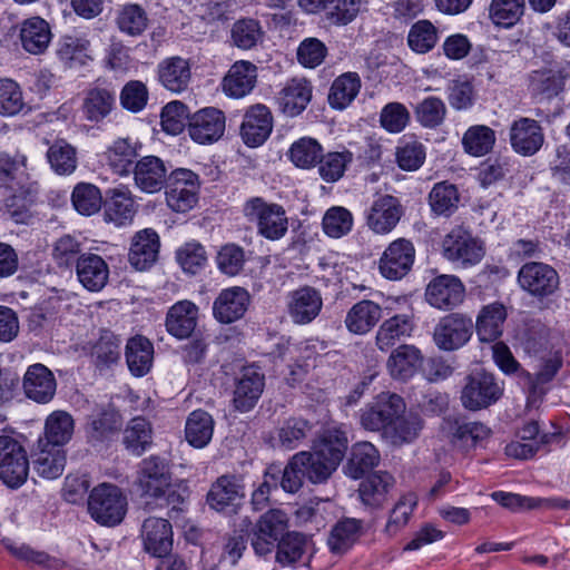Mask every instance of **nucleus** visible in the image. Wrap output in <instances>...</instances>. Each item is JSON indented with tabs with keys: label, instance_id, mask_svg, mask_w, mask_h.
<instances>
[{
	"label": "nucleus",
	"instance_id": "obj_1",
	"mask_svg": "<svg viewBox=\"0 0 570 570\" xmlns=\"http://www.w3.org/2000/svg\"><path fill=\"white\" fill-rule=\"evenodd\" d=\"M347 444L343 426H330L320 435L312 451L294 454V465L298 463L302 466L303 474L309 482L323 483L343 460Z\"/></svg>",
	"mask_w": 570,
	"mask_h": 570
},
{
	"label": "nucleus",
	"instance_id": "obj_2",
	"mask_svg": "<svg viewBox=\"0 0 570 570\" xmlns=\"http://www.w3.org/2000/svg\"><path fill=\"white\" fill-rule=\"evenodd\" d=\"M244 216L254 223L257 233L266 239L278 240L288 230V218L284 207L276 203H268L262 197L249 198L243 207Z\"/></svg>",
	"mask_w": 570,
	"mask_h": 570
},
{
	"label": "nucleus",
	"instance_id": "obj_3",
	"mask_svg": "<svg viewBox=\"0 0 570 570\" xmlns=\"http://www.w3.org/2000/svg\"><path fill=\"white\" fill-rule=\"evenodd\" d=\"M127 500L120 489L102 483L91 491L88 511L91 518L102 525L114 527L120 523L126 514Z\"/></svg>",
	"mask_w": 570,
	"mask_h": 570
},
{
	"label": "nucleus",
	"instance_id": "obj_4",
	"mask_svg": "<svg viewBox=\"0 0 570 570\" xmlns=\"http://www.w3.org/2000/svg\"><path fill=\"white\" fill-rule=\"evenodd\" d=\"M502 394L503 387L493 374L476 370L464 379L460 399L464 409L479 411L497 403Z\"/></svg>",
	"mask_w": 570,
	"mask_h": 570
},
{
	"label": "nucleus",
	"instance_id": "obj_5",
	"mask_svg": "<svg viewBox=\"0 0 570 570\" xmlns=\"http://www.w3.org/2000/svg\"><path fill=\"white\" fill-rule=\"evenodd\" d=\"M288 518L279 509H271L259 517L249 538L254 552L266 557L275 550V544L287 533Z\"/></svg>",
	"mask_w": 570,
	"mask_h": 570
},
{
	"label": "nucleus",
	"instance_id": "obj_6",
	"mask_svg": "<svg viewBox=\"0 0 570 570\" xmlns=\"http://www.w3.org/2000/svg\"><path fill=\"white\" fill-rule=\"evenodd\" d=\"M442 250L446 259L464 268L479 264L484 256L482 243L460 226L445 235Z\"/></svg>",
	"mask_w": 570,
	"mask_h": 570
},
{
	"label": "nucleus",
	"instance_id": "obj_7",
	"mask_svg": "<svg viewBox=\"0 0 570 570\" xmlns=\"http://www.w3.org/2000/svg\"><path fill=\"white\" fill-rule=\"evenodd\" d=\"M405 412V403L397 394H380L374 402L367 404L360 411V423L362 428L372 432L385 430L393 420Z\"/></svg>",
	"mask_w": 570,
	"mask_h": 570
},
{
	"label": "nucleus",
	"instance_id": "obj_8",
	"mask_svg": "<svg viewBox=\"0 0 570 570\" xmlns=\"http://www.w3.org/2000/svg\"><path fill=\"white\" fill-rule=\"evenodd\" d=\"M29 461L23 446L11 436H0V479L10 488L24 483Z\"/></svg>",
	"mask_w": 570,
	"mask_h": 570
},
{
	"label": "nucleus",
	"instance_id": "obj_9",
	"mask_svg": "<svg viewBox=\"0 0 570 570\" xmlns=\"http://www.w3.org/2000/svg\"><path fill=\"white\" fill-rule=\"evenodd\" d=\"M473 328L471 317L461 313H451L440 318L434 327L433 340L440 350L454 351L469 342Z\"/></svg>",
	"mask_w": 570,
	"mask_h": 570
},
{
	"label": "nucleus",
	"instance_id": "obj_10",
	"mask_svg": "<svg viewBox=\"0 0 570 570\" xmlns=\"http://www.w3.org/2000/svg\"><path fill=\"white\" fill-rule=\"evenodd\" d=\"M225 112L215 107H205L188 118V134L199 145L217 142L225 134Z\"/></svg>",
	"mask_w": 570,
	"mask_h": 570
},
{
	"label": "nucleus",
	"instance_id": "obj_11",
	"mask_svg": "<svg viewBox=\"0 0 570 570\" xmlns=\"http://www.w3.org/2000/svg\"><path fill=\"white\" fill-rule=\"evenodd\" d=\"M137 484L142 495L163 498L171 485V473L167 460L150 455L139 464Z\"/></svg>",
	"mask_w": 570,
	"mask_h": 570
},
{
	"label": "nucleus",
	"instance_id": "obj_12",
	"mask_svg": "<svg viewBox=\"0 0 570 570\" xmlns=\"http://www.w3.org/2000/svg\"><path fill=\"white\" fill-rule=\"evenodd\" d=\"M168 180L167 205L178 213L191 209L197 202L198 176L189 169L178 168L171 171Z\"/></svg>",
	"mask_w": 570,
	"mask_h": 570
},
{
	"label": "nucleus",
	"instance_id": "obj_13",
	"mask_svg": "<svg viewBox=\"0 0 570 570\" xmlns=\"http://www.w3.org/2000/svg\"><path fill=\"white\" fill-rule=\"evenodd\" d=\"M440 431L453 445L461 448H474L491 434V430L485 424L469 422L453 415L443 417Z\"/></svg>",
	"mask_w": 570,
	"mask_h": 570
},
{
	"label": "nucleus",
	"instance_id": "obj_14",
	"mask_svg": "<svg viewBox=\"0 0 570 570\" xmlns=\"http://www.w3.org/2000/svg\"><path fill=\"white\" fill-rule=\"evenodd\" d=\"M509 140L511 148L518 155L533 156L544 144L543 128L535 119L520 117L510 126Z\"/></svg>",
	"mask_w": 570,
	"mask_h": 570
},
{
	"label": "nucleus",
	"instance_id": "obj_15",
	"mask_svg": "<svg viewBox=\"0 0 570 570\" xmlns=\"http://www.w3.org/2000/svg\"><path fill=\"white\" fill-rule=\"evenodd\" d=\"M415 248L409 239L399 238L392 242L380 259L381 274L389 279H400L412 268Z\"/></svg>",
	"mask_w": 570,
	"mask_h": 570
},
{
	"label": "nucleus",
	"instance_id": "obj_16",
	"mask_svg": "<svg viewBox=\"0 0 570 570\" xmlns=\"http://www.w3.org/2000/svg\"><path fill=\"white\" fill-rule=\"evenodd\" d=\"M520 286L533 296L551 295L559 285V276L554 268L543 263L524 264L518 274Z\"/></svg>",
	"mask_w": 570,
	"mask_h": 570
},
{
	"label": "nucleus",
	"instance_id": "obj_17",
	"mask_svg": "<svg viewBox=\"0 0 570 570\" xmlns=\"http://www.w3.org/2000/svg\"><path fill=\"white\" fill-rule=\"evenodd\" d=\"M273 130V115L269 108L263 104L250 106L240 126V136L248 147L263 145Z\"/></svg>",
	"mask_w": 570,
	"mask_h": 570
},
{
	"label": "nucleus",
	"instance_id": "obj_18",
	"mask_svg": "<svg viewBox=\"0 0 570 570\" xmlns=\"http://www.w3.org/2000/svg\"><path fill=\"white\" fill-rule=\"evenodd\" d=\"M465 288L460 278L453 275H440L426 287V301L439 309H452L463 302Z\"/></svg>",
	"mask_w": 570,
	"mask_h": 570
},
{
	"label": "nucleus",
	"instance_id": "obj_19",
	"mask_svg": "<svg viewBox=\"0 0 570 570\" xmlns=\"http://www.w3.org/2000/svg\"><path fill=\"white\" fill-rule=\"evenodd\" d=\"M22 389L24 395L39 404L49 403L56 395L57 381L53 373L43 364L36 363L28 366Z\"/></svg>",
	"mask_w": 570,
	"mask_h": 570
},
{
	"label": "nucleus",
	"instance_id": "obj_20",
	"mask_svg": "<svg viewBox=\"0 0 570 570\" xmlns=\"http://www.w3.org/2000/svg\"><path fill=\"white\" fill-rule=\"evenodd\" d=\"M250 303L247 289L233 286L223 289L213 303V315L222 324H230L240 320Z\"/></svg>",
	"mask_w": 570,
	"mask_h": 570
},
{
	"label": "nucleus",
	"instance_id": "obj_21",
	"mask_svg": "<svg viewBox=\"0 0 570 570\" xmlns=\"http://www.w3.org/2000/svg\"><path fill=\"white\" fill-rule=\"evenodd\" d=\"M403 215V209L397 198L383 195L376 198L366 212V224L375 234H389L392 232Z\"/></svg>",
	"mask_w": 570,
	"mask_h": 570
},
{
	"label": "nucleus",
	"instance_id": "obj_22",
	"mask_svg": "<svg viewBox=\"0 0 570 570\" xmlns=\"http://www.w3.org/2000/svg\"><path fill=\"white\" fill-rule=\"evenodd\" d=\"M322 306V295L312 286H302L288 294V314L296 324L311 323L318 316Z\"/></svg>",
	"mask_w": 570,
	"mask_h": 570
},
{
	"label": "nucleus",
	"instance_id": "obj_23",
	"mask_svg": "<svg viewBox=\"0 0 570 570\" xmlns=\"http://www.w3.org/2000/svg\"><path fill=\"white\" fill-rule=\"evenodd\" d=\"M141 538L146 552L164 558L173 548L171 524L164 518H148L141 525Z\"/></svg>",
	"mask_w": 570,
	"mask_h": 570
},
{
	"label": "nucleus",
	"instance_id": "obj_24",
	"mask_svg": "<svg viewBox=\"0 0 570 570\" xmlns=\"http://www.w3.org/2000/svg\"><path fill=\"white\" fill-rule=\"evenodd\" d=\"M257 82V67L247 60L234 62L222 81V88L230 98H243L249 95Z\"/></svg>",
	"mask_w": 570,
	"mask_h": 570
},
{
	"label": "nucleus",
	"instance_id": "obj_25",
	"mask_svg": "<svg viewBox=\"0 0 570 570\" xmlns=\"http://www.w3.org/2000/svg\"><path fill=\"white\" fill-rule=\"evenodd\" d=\"M264 375L247 367L235 381L233 393L234 407L239 412L250 411L258 402L264 390Z\"/></svg>",
	"mask_w": 570,
	"mask_h": 570
},
{
	"label": "nucleus",
	"instance_id": "obj_26",
	"mask_svg": "<svg viewBox=\"0 0 570 570\" xmlns=\"http://www.w3.org/2000/svg\"><path fill=\"white\" fill-rule=\"evenodd\" d=\"M313 88L305 78L288 80L278 92L277 104L281 111L288 117L301 115L311 102Z\"/></svg>",
	"mask_w": 570,
	"mask_h": 570
},
{
	"label": "nucleus",
	"instance_id": "obj_27",
	"mask_svg": "<svg viewBox=\"0 0 570 570\" xmlns=\"http://www.w3.org/2000/svg\"><path fill=\"white\" fill-rule=\"evenodd\" d=\"M135 185L144 193L155 194L163 189L167 181V168L156 156H145L132 169Z\"/></svg>",
	"mask_w": 570,
	"mask_h": 570
},
{
	"label": "nucleus",
	"instance_id": "obj_28",
	"mask_svg": "<svg viewBox=\"0 0 570 570\" xmlns=\"http://www.w3.org/2000/svg\"><path fill=\"white\" fill-rule=\"evenodd\" d=\"M79 283L89 292H100L108 283L109 266L98 254H85L76 265Z\"/></svg>",
	"mask_w": 570,
	"mask_h": 570
},
{
	"label": "nucleus",
	"instance_id": "obj_29",
	"mask_svg": "<svg viewBox=\"0 0 570 570\" xmlns=\"http://www.w3.org/2000/svg\"><path fill=\"white\" fill-rule=\"evenodd\" d=\"M245 497L242 481L234 475H222L207 493L208 505L216 511L234 508Z\"/></svg>",
	"mask_w": 570,
	"mask_h": 570
},
{
	"label": "nucleus",
	"instance_id": "obj_30",
	"mask_svg": "<svg viewBox=\"0 0 570 570\" xmlns=\"http://www.w3.org/2000/svg\"><path fill=\"white\" fill-rule=\"evenodd\" d=\"M423 355L414 345L403 344L393 350L387 358L386 367L390 375L400 381L412 379L422 366Z\"/></svg>",
	"mask_w": 570,
	"mask_h": 570
},
{
	"label": "nucleus",
	"instance_id": "obj_31",
	"mask_svg": "<svg viewBox=\"0 0 570 570\" xmlns=\"http://www.w3.org/2000/svg\"><path fill=\"white\" fill-rule=\"evenodd\" d=\"M197 318L198 307L190 301H179L167 312V332L179 340L187 338L196 328Z\"/></svg>",
	"mask_w": 570,
	"mask_h": 570
},
{
	"label": "nucleus",
	"instance_id": "obj_32",
	"mask_svg": "<svg viewBox=\"0 0 570 570\" xmlns=\"http://www.w3.org/2000/svg\"><path fill=\"white\" fill-rule=\"evenodd\" d=\"M160 83L173 92H181L188 88L191 78L190 63L187 59L175 56L160 61L157 66Z\"/></svg>",
	"mask_w": 570,
	"mask_h": 570
},
{
	"label": "nucleus",
	"instance_id": "obj_33",
	"mask_svg": "<svg viewBox=\"0 0 570 570\" xmlns=\"http://www.w3.org/2000/svg\"><path fill=\"white\" fill-rule=\"evenodd\" d=\"M159 236L150 229L138 232L134 238L129 250V262L137 271L148 269L158 257Z\"/></svg>",
	"mask_w": 570,
	"mask_h": 570
},
{
	"label": "nucleus",
	"instance_id": "obj_34",
	"mask_svg": "<svg viewBox=\"0 0 570 570\" xmlns=\"http://www.w3.org/2000/svg\"><path fill=\"white\" fill-rule=\"evenodd\" d=\"M275 562L282 568H295L305 563L308 551V539L306 535L293 531L287 532L275 544Z\"/></svg>",
	"mask_w": 570,
	"mask_h": 570
},
{
	"label": "nucleus",
	"instance_id": "obj_35",
	"mask_svg": "<svg viewBox=\"0 0 570 570\" xmlns=\"http://www.w3.org/2000/svg\"><path fill=\"white\" fill-rule=\"evenodd\" d=\"M382 317L381 306L370 299L355 303L345 316L346 328L356 335L368 333Z\"/></svg>",
	"mask_w": 570,
	"mask_h": 570
},
{
	"label": "nucleus",
	"instance_id": "obj_36",
	"mask_svg": "<svg viewBox=\"0 0 570 570\" xmlns=\"http://www.w3.org/2000/svg\"><path fill=\"white\" fill-rule=\"evenodd\" d=\"M125 357L130 373L137 377H141L151 368L154 345L145 336H132L127 341Z\"/></svg>",
	"mask_w": 570,
	"mask_h": 570
},
{
	"label": "nucleus",
	"instance_id": "obj_37",
	"mask_svg": "<svg viewBox=\"0 0 570 570\" xmlns=\"http://www.w3.org/2000/svg\"><path fill=\"white\" fill-rule=\"evenodd\" d=\"M75 422L66 411H55L48 415L45 422L43 438H39L41 446H56L62 449L73 434Z\"/></svg>",
	"mask_w": 570,
	"mask_h": 570
},
{
	"label": "nucleus",
	"instance_id": "obj_38",
	"mask_svg": "<svg viewBox=\"0 0 570 570\" xmlns=\"http://www.w3.org/2000/svg\"><path fill=\"white\" fill-rule=\"evenodd\" d=\"M507 308L494 302L483 306L475 321V331L482 342H494L503 332Z\"/></svg>",
	"mask_w": 570,
	"mask_h": 570
},
{
	"label": "nucleus",
	"instance_id": "obj_39",
	"mask_svg": "<svg viewBox=\"0 0 570 570\" xmlns=\"http://www.w3.org/2000/svg\"><path fill=\"white\" fill-rule=\"evenodd\" d=\"M31 456L35 471L45 479H57L65 470L66 454L63 449L52 445L41 446L40 441H38Z\"/></svg>",
	"mask_w": 570,
	"mask_h": 570
},
{
	"label": "nucleus",
	"instance_id": "obj_40",
	"mask_svg": "<svg viewBox=\"0 0 570 570\" xmlns=\"http://www.w3.org/2000/svg\"><path fill=\"white\" fill-rule=\"evenodd\" d=\"M116 106V92L107 88H92L83 98L81 110L85 119L90 122H101Z\"/></svg>",
	"mask_w": 570,
	"mask_h": 570
},
{
	"label": "nucleus",
	"instance_id": "obj_41",
	"mask_svg": "<svg viewBox=\"0 0 570 570\" xmlns=\"http://www.w3.org/2000/svg\"><path fill=\"white\" fill-rule=\"evenodd\" d=\"M51 36L49 23L40 17L24 20L20 28L22 47L32 55L42 53L48 48Z\"/></svg>",
	"mask_w": 570,
	"mask_h": 570
},
{
	"label": "nucleus",
	"instance_id": "obj_42",
	"mask_svg": "<svg viewBox=\"0 0 570 570\" xmlns=\"http://www.w3.org/2000/svg\"><path fill=\"white\" fill-rule=\"evenodd\" d=\"M423 429V420L419 414L409 413L396 416L383 436L392 445L401 446L417 439Z\"/></svg>",
	"mask_w": 570,
	"mask_h": 570
},
{
	"label": "nucleus",
	"instance_id": "obj_43",
	"mask_svg": "<svg viewBox=\"0 0 570 570\" xmlns=\"http://www.w3.org/2000/svg\"><path fill=\"white\" fill-rule=\"evenodd\" d=\"M413 328L414 323L410 314L394 315L381 324L376 333V345L381 351H387L401 338L410 336Z\"/></svg>",
	"mask_w": 570,
	"mask_h": 570
},
{
	"label": "nucleus",
	"instance_id": "obj_44",
	"mask_svg": "<svg viewBox=\"0 0 570 570\" xmlns=\"http://www.w3.org/2000/svg\"><path fill=\"white\" fill-rule=\"evenodd\" d=\"M393 484L394 479L387 472L372 474L360 484V499L368 508H380L386 501L387 493Z\"/></svg>",
	"mask_w": 570,
	"mask_h": 570
},
{
	"label": "nucleus",
	"instance_id": "obj_45",
	"mask_svg": "<svg viewBox=\"0 0 570 570\" xmlns=\"http://www.w3.org/2000/svg\"><path fill=\"white\" fill-rule=\"evenodd\" d=\"M363 533V521L344 518L333 527L327 543L332 552L344 553L360 539Z\"/></svg>",
	"mask_w": 570,
	"mask_h": 570
},
{
	"label": "nucleus",
	"instance_id": "obj_46",
	"mask_svg": "<svg viewBox=\"0 0 570 570\" xmlns=\"http://www.w3.org/2000/svg\"><path fill=\"white\" fill-rule=\"evenodd\" d=\"M264 29L259 20L242 18L236 20L230 28V43L242 50H250L264 40Z\"/></svg>",
	"mask_w": 570,
	"mask_h": 570
},
{
	"label": "nucleus",
	"instance_id": "obj_47",
	"mask_svg": "<svg viewBox=\"0 0 570 570\" xmlns=\"http://www.w3.org/2000/svg\"><path fill=\"white\" fill-rule=\"evenodd\" d=\"M313 424L303 417L287 419L276 432L273 446L294 450L312 433Z\"/></svg>",
	"mask_w": 570,
	"mask_h": 570
},
{
	"label": "nucleus",
	"instance_id": "obj_48",
	"mask_svg": "<svg viewBox=\"0 0 570 570\" xmlns=\"http://www.w3.org/2000/svg\"><path fill=\"white\" fill-rule=\"evenodd\" d=\"M135 214V203L130 193L120 188L112 189L105 207L106 220L120 227L130 224Z\"/></svg>",
	"mask_w": 570,
	"mask_h": 570
},
{
	"label": "nucleus",
	"instance_id": "obj_49",
	"mask_svg": "<svg viewBox=\"0 0 570 570\" xmlns=\"http://www.w3.org/2000/svg\"><path fill=\"white\" fill-rule=\"evenodd\" d=\"M214 420L203 410L193 411L186 421L185 436L194 448L206 446L213 438Z\"/></svg>",
	"mask_w": 570,
	"mask_h": 570
},
{
	"label": "nucleus",
	"instance_id": "obj_50",
	"mask_svg": "<svg viewBox=\"0 0 570 570\" xmlns=\"http://www.w3.org/2000/svg\"><path fill=\"white\" fill-rule=\"evenodd\" d=\"M361 89V78L356 72H346L337 77L330 89L328 102L335 109L346 108Z\"/></svg>",
	"mask_w": 570,
	"mask_h": 570
},
{
	"label": "nucleus",
	"instance_id": "obj_51",
	"mask_svg": "<svg viewBox=\"0 0 570 570\" xmlns=\"http://www.w3.org/2000/svg\"><path fill=\"white\" fill-rule=\"evenodd\" d=\"M153 441L150 423L141 417H134L124 430V444L135 455H141Z\"/></svg>",
	"mask_w": 570,
	"mask_h": 570
},
{
	"label": "nucleus",
	"instance_id": "obj_52",
	"mask_svg": "<svg viewBox=\"0 0 570 570\" xmlns=\"http://www.w3.org/2000/svg\"><path fill=\"white\" fill-rule=\"evenodd\" d=\"M495 131L485 125L471 126L462 137V146L466 154L481 157L489 154L495 144Z\"/></svg>",
	"mask_w": 570,
	"mask_h": 570
},
{
	"label": "nucleus",
	"instance_id": "obj_53",
	"mask_svg": "<svg viewBox=\"0 0 570 570\" xmlns=\"http://www.w3.org/2000/svg\"><path fill=\"white\" fill-rule=\"evenodd\" d=\"M380 462V453L370 442H358L353 445L347 463L348 474L353 479H361L374 469Z\"/></svg>",
	"mask_w": 570,
	"mask_h": 570
},
{
	"label": "nucleus",
	"instance_id": "obj_54",
	"mask_svg": "<svg viewBox=\"0 0 570 570\" xmlns=\"http://www.w3.org/2000/svg\"><path fill=\"white\" fill-rule=\"evenodd\" d=\"M137 148L128 138H119L107 149L106 158L110 168L118 175H127L131 171Z\"/></svg>",
	"mask_w": 570,
	"mask_h": 570
},
{
	"label": "nucleus",
	"instance_id": "obj_55",
	"mask_svg": "<svg viewBox=\"0 0 570 570\" xmlns=\"http://www.w3.org/2000/svg\"><path fill=\"white\" fill-rule=\"evenodd\" d=\"M459 202L458 188L448 181L435 184L429 194L431 209L440 216H451L458 209Z\"/></svg>",
	"mask_w": 570,
	"mask_h": 570
},
{
	"label": "nucleus",
	"instance_id": "obj_56",
	"mask_svg": "<svg viewBox=\"0 0 570 570\" xmlns=\"http://www.w3.org/2000/svg\"><path fill=\"white\" fill-rule=\"evenodd\" d=\"M121 340L111 331L102 330L91 348V357L98 367L110 366L119 361Z\"/></svg>",
	"mask_w": 570,
	"mask_h": 570
},
{
	"label": "nucleus",
	"instance_id": "obj_57",
	"mask_svg": "<svg viewBox=\"0 0 570 570\" xmlns=\"http://www.w3.org/2000/svg\"><path fill=\"white\" fill-rule=\"evenodd\" d=\"M116 23L122 33L137 37L146 30L148 17L140 6L127 3L118 10Z\"/></svg>",
	"mask_w": 570,
	"mask_h": 570
},
{
	"label": "nucleus",
	"instance_id": "obj_58",
	"mask_svg": "<svg viewBox=\"0 0 570 570\" xmlns=\"http://www.w3.org/2000/svg\"><path fill=\"white\" fill-rule=\"evenodd\" d=\"M47 159L58 175H70L77 168L76 149L65 140H57L49 147Z\"/></svg>",
	"mask_w": 570,
	"mask_h": 570
},
{
	"label": "nucleus",
	"instance_id": "obj_59",
	"mask_svg": "<svg viewBox=\"0 0 570 570\" xmlns=\"http://www.w3.org/2000/svg\"><path fill=\"white\" fill-rule=\"evenodd\" d=\"M37 202L36 193L20 188L6 199V213L18 224H28L32 218V207Z\"/></svg>",
	"mask_w": 570,
	"mask_h": 570
},
{
	"label": "nucleus",
	"instance_id": "obj_60",
	"mask_svg": "<svg viewBox=\"0 0 570 570\" xmlns=\"http://www.w3.org/2000/svg\"><path fill=\"white\" fill-rule=\"evenodd\" d=\"M83 250V243L71 235H63L58 238L52 248V258L59 267H72L87 254Z\"/></svg>",
	"mask_w": 570,
	"mask_h": 570
},
{
	"label": "nucleus",
	"instance_id": "obj_61",
	"mask_svg": "<svg viewBox=\"0 0 570 570\" xmlns=\"http://www.w3.org/2000/svg\"><path fill=\"white\" fill-rule=\"evenodd\" d=\"M524 0H492L489 14L492 22L503 28L514 26L523 16Z\"/></svg>",
	"mask_w": 570,
	"mask_h": 570
},
{
	"label": "nucleus",
	"instance_id": "obj_62",
	"mask_svg": "<svg viewBox=\"0 0 570 570\" xmlns=\"http://www.w3.org/2000/svg\"><path fill=\"white\" fill-rule=\"evenodd\" d=\"M323 148L311 137H303L289 148V159L299 168H312L321 160Z\"/></svg>",
	"mask_w": 570,
	"mask_h": 570
},
{
	"label": "nucleus",
	"instance_id": "obj_63",
	"mask_svg": "<svg viewBox=\"0 0 570 570\" xmlns=\"http://www.w3.org/2000/svg\"><path fill=\"white\" fill-rule=\"evenodd\" d=\"M353 223V215L347 208L333 206L325 212L322 227L328 237L341 238L352 230Z\"/></svg>",
	"mask_w": 570,
	"mask_h": 570
},
{
	"label": "nucleus",
	"instance_id": "obj_64",
	"mask_svg": "<svg viewBox=\"0 0 570 570\" xmlns=\"http://www.w3.org/2000/svg\"><path fill=\"white\" fill-rule=\"evenodd\" d=\"M71 200L79 214L90 216L101 208L102 196L95 185L79 183L72 190Z\"/></svg>",
	"mask_w": 570,
	"mask_h": 570
}]
</instances>
